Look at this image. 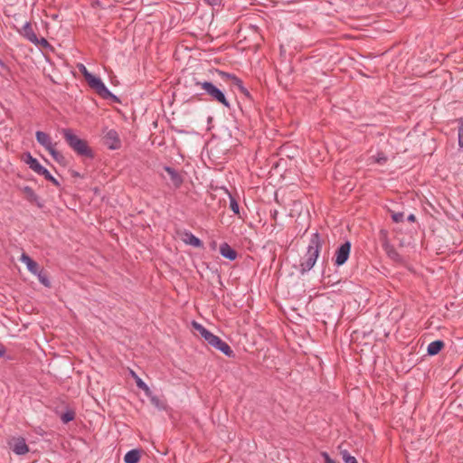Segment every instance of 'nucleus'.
<instances>
[{
  "label": "nucleus",
  "instance_id": "1",
  "mask_svg": "<svg viewBox=\"0 0 463 463\" xmlns=\"http://www.w3.org/2000/svg\"><path fill=\"white\" fill-rule=\"evenodd\" d=\"M322 246L323 240L320 234L318 232L312 233L305 257L299 263L298 271L300 274L304 275L313 269L319 257Z\"/></svg>",
  "mask_w": 463,
  "mask_h": 463
},
{
  "label": "nucleus",
  "instance_id": "2",
  "mask_svg": "<svg viewBox=\"0 0 463 463\" xmlns=\"http://www.w3.org/2000/svg\"><path fill=\"white\" fill-rule=\"evenodd\" d=\"M79 71L83 75L89 86L96 91V93L104 99H109L112 102L119 103V98L113 94L104 84L102 80L90 72L84 64L78 65Z\"/></svg>",
  "mask_w": 463,
  "mask_h": 463
},
{
  "label": "nucleus",
  "instance_id": "3",
  "mask_svg": "<svg viewBox=\"0 0 463 463\" xmlns=\"http://www.w3.org/2000/svg\"><path fill=\"white\" fill-rule=\"evenodd\" d=\"M62 136L68 146L79 156L93 158L94 155L88 146L87 141L73 133L71 128H63Z\"/></svg>",
  "mask_w": 463,
  "mask_h": 463
},
{
  "label": "nucleus",
  "instance_id": "4",
  "mask_svg": "<svg viewBox=\"0 0 463 463\" xmlns=\"http://www.w3.org/2000/svg\"><path fill=\"white\" fill-rule=\"evenodd\" d=\"M195 86L200 87L205 94L209 95L212 99L223 105L225 108H230L231 104L227 99L225 93L215 86L211 81H195Z\"/></svg>",
  "mask_w": 463,
  "mask_h": 463
},
{
  "label": "nucleus",
  "instance_id": "5",
  "mask_svg": "<svg viewBox=\"0 0 463 463\" xmlns=\"http://www.w3.org/2000/svg\"><path fill=\"white\" fill-rule=\"evenodd\" d=\"M35 138L36 141L50 153L53 160H55L58 163H61L63 161L64 156L60 152L57 151V144L52 142V137L49 136V134L38 130L35 133Z\"/></svg>",
  "mask_w": 463,
  "mask_h": 463
},
{
  "label": "nucleus",
  "instance_id": "6",
  "mask_svg": "<svg viewBox=\"0 0 463 463\" xmlns=\"http://www.w3.org/2000/svg\"><path fill=\"white\" fill-rule=\"evenodd\" d=\"M351 242L346 241L336 249L335 254V266H343L348 260L351 252Z\"/></svg>",
  "mask_w": 463,
  "mask_h": 463
},
{
  "label": "nucleus",
  "instance_id": "7",
  "mask_svg": "<svg viewBox=\"0 0 463 463\" xmlns=\"http://www.w3.org/2000/svg\"><path fill=\"white\" fill-rule=\"evenodd\" d=\"M10 449L18 456H23L29 451L28 445L24 438H13L9 441Z\"/></svg>",
  "mask_w": 463,
  "mask_h": 463
},
{
  "label": "nucleus",
  "instance_id": "8",
  "mask_svg": "<svg viewBox=\"0 0 463 463\" xmlns=\"http://www.w3.org/2000/svg\"><path fill=\"white\" fill-rule=\"evenodd\" d=\"M104 143L110 150H117L121 146V141L115 129H109L105 133Z\"/></svg>",
  "mask_w": 463,
  "mask_h": 463
},
{
  "label": "nucleus",
  "instance_id": "9",
  "mask_svg": "<svg viewBox=\"0 0 463 463\" xmlns=\"http://www.w3.org/2000/svg\"><path fill=\"white\" fill-rule=\"evenodd\" d=\"M23 161L33 170L35 174L40 175L43 173L45 167L40 164V162L32 156L30 152H26L23 155Z\"/></svg>",
  "mask_w": 463,
  "mask_h": 463
},
{
  "label": "nucleus",
  "instance_id": "10",
  "mask_svg": "<svg viewBox=\"0 0 463 463\" xmlns=\"http://www.w3.org/2000/svg\"><path fill=\"white\" fill-rule=\"evenodd\" d=\"M23 194H24V198L31 203L36 204V206L42 209L44 206L43 200L38 196L33 189L28 185H25L21 188Z\"/></svg>",
  "mask_w": 463,
  "mask_h": 463
},
{
  "label": "nucleus",
  "instance_id": "11",
  "mask_svg": "<svg viewBox=\"0 0 463 463\" xmlns=\"http://www.w3.org/2000/svg\"><path fill=\"white\" fill-rule=\"evenodd\" d=\"M213 347L225 354L227 357H233L234 352L231 348V346L222 339H221L218 335H216L212 343L210 344Z\"/></svg>",
  "mask_w": 463,
  "mask_h": 463
},
{
  "label": "nucleus",
  "instance_id": "12",
  "mask_svg": "<svg viewBox=\"0 0 463 463\" xmlns=\"http://www.w3.org/2000/svg\"><path fill=\"white\" fill-rule=\"evenodd\" d=\"M164 170L169 176L171 182L170 184L175 189L179 188L184 182L182 175L175 168L169 165H165Z\"/></svg>",
  "mask_w": 463,
  "mask_h": 463
},
{
  "label": "nucleus",
  "instance_id": "13",
  "mask_svg": "<svg viewBox=\"0 0 463 463\" xmlns=\"http://www.w3.org/2000/svg\"><path fill=\"white\" fill-rule=\"evenodd\" d=\"M220 254L229 260H234L238 256L236 250L227 242H223L220 245Z\"/></svg>",
  "mask_w": 463,
  "mask_h": 463
},
{
  "label": "nucleus",
  "instance_id": "14",
  "mask_svg": "<svg viewBox=\"0 0 463 463\" xmlns=\"http://www.w3.org/2000/svg\"><path fill=\"white\" fill-rule=\"evenodd\" d=\"M184 238L183 239V241L186 245H191L194 248H203V241L196 237L194 234H193L191 232L185 231L184 233Z\"/></svg>",
  "mask_w": 463,
  "mask_h": 463
},
{
  "label": "nucleus",
  "instance_id": "15",
  "mask_svg": "<svg viewBox=\"0 0 463 463\" xmlns=\"http://www.w3.org/2000/svg\"><path fill=\"white\" fill-rule=\"evenodd\" d=\"M20 260L26 265L27 269L32 274L36 273V271L38 272V269L41 268L36 261L24 252L22 253Z\"/></svg>",
  "mask_w": 463,
  "mask_h": 463
},
{
  "label": "nucleus",
  "instance_id": "16",
  "mask_svg": "<svg viewBox=\"0 0 463 463\" xmlns=\"http://www.w3.org/2000/svg\"><path fill=\"white\" fill-rule=\"evenodd\" d=\"M23 36L31 43L38 42L36 33H34L31 24L26 22L22 28Z\"/></svg>",
  "mask_w": 463,
  "mask_h": 463
},
{
  "label": "nucleus",
  "instance_id": "17",
  "mask_svg": "<svg viewBox=\"0 0 463 463\" xmlns=\"http://www.w3.org/2000/svg\"><path fill=\"white\" fill-rule=\"evenodd\" d=\"M444 346L442 340H435L429 344L427 347V354L430 356L438 354Z\"/></svg>",
  "mask_w": 463,
  "mask_h": 463
},
{
  "label": "nucleus",
  "instance_id": "18",
  "mask_svg": "<svg viewBox=\"0 0 463 463\" xmlns=\"http://www.w3.org/2000/svg\"><path fill=\"white\" fill-rule=\"evenodd\" d=\"M141 453L137 449L128 450L124 456L125 463H138L140 460Z\"/></svg>",
  "mask_w": 463,
  "mask_h": 463
},
{
  "label": "nucleus",
  "instance_id": "19",
  "mask_svg": "<svg viewBox=\"0 0 463 463\" xmlns=\"http://www.w3.org/2000/svg\"><path fill=\"white\" fill-rule=\"evenodd\" d=\"M223 75H225L227 78L232 79L233 84L239 89V90L241 93H243V94H245L247 96L250 95L249 90L245 88V86L243 85L242 80L240 78L236 77L235 75L229 74V73H223Z\"/></svg>",
  "mask_w": 463,
  "mask_h": 463
},
{
  "label": "nucleus",
  "instance_id": "20",
  "mask_svg": "<svg viewBox=\"0 0 463 463\" xmlns=\"http://www.w3.org/2000/svg\"><path fill=\"white\" fill-rule=\"evenodd\" d=\"M150 402L158 410L160 411H164L165 410L166 408V404L165 402L161 400L158 396H156V394L153 393V392H151V394L147 395L146 396Z\"/></svg>",
  "mask_w": 463,
  "mask_h": 463
},
{
  "label": "nucleus",
  "instance_id": "21",
  "mask_svg": "<svg viewBox=\"0 0 463 463\" xmlns=\"http://www.w3.org/2000/svg\"><path fill=\"white\" fill-rule=\"evenodd\" d=\"M33 275L37 277L39 282L42 285H43L46 288L51 287L50 279H49L48 276L46 275V273L43 270L42 268H40L38 269V272L36 271V273H33Z\"/></svg>",
  "mask_w": 463,
  "mask_h": 463
},
{
  "label": "nucleus",
  "instance_id": "22",
  "mask_svg": "<svg viewBox=\"0 0 463 463\" xmlns=\"http://www.w3.org/2000/svg\"><path fill=\"white\" fill-rule=\"evenodd\" d=\"M458 124V151L463 150V118H459L457 119Z\"/></svg>",
  "mask_w": 463,
  "mask_h": 463
},
{
  "label": "nucleus",
  "instance_id": "23",
  "mask_svg": "<svg viewBox=\"0 0 463 463\" xmlns=\"http://www.w3.org/2000/svg\"><path fill=\"white\" fill-rule=\"evenodd\" d=\"M136 383H137V386L141 389L142 391H144L146 396L151 394V390L150 388L148 387V385L138 376V375H136Z\"/></svg>",
  "mask_w": 463,
  "mask_h": 463
},
{
  "label": "nucleus",
  "instance_id": "24",
  "mask_svg": "<svg viewBox=\"0 0 463 463\" xmlns=\"http://www.w3.org/2000/svg\"><path fill=\"white\" fill-rule=\"evenodd\" d=\"M75 418V412L71 410H68L61 415V420L66 424L73 420Z\"/></svg>",
  "mask_w": 463,
  "mask_h": 463
},
{
  "label": "nucleus",
  "instance_id": "25",
  "mask_svg": "<svg viewBox=\"0 0 463 463\" xmlns=\"http://www.w3.org/2000/svg\"><path fill=\"white\" fill-rule=\"evenodd\" d=\"M40 175L43 176L46 180L52 182L55 186L59 187L61 185L60 182L50 173V171L45 168L43 173Z\"/></svg>",
  "mask_w": 463,
  "mask_h": 463
},
{
  "label": "nucleus",
  "instance_id": "26",
  "mask_svg": "<svg viewBox=\"0 0 463 463\" xmlns=\"http://www.w3.org/2000/svg\"><path fill=\"white\" fill-rule=\"evenodd\" d=\"M230 197V209L231 211L234 213V214H240V206H239V203L237 202V200L232 196L231 194L229 195Z\"/></svg>",
  "mask_w": 463,
  "mask_h": 463
},
{
  "label": "nucleus",
  "instance_id": "27",
  "mask_svg": "<svg viewBox=\"0 0 463 463\" xmlns=\"http://www.w3.org/2000/svg\"><path fill=\"white\" fill-rule=\"evenodd\" d=\"M201 336L210 345L216 335L213 334L207 328H204L201 333Z\"/></svg>",
  "mask_w": 463,
  "mask_h": 463
},
{
  "label": "nucleus",
  "instance_id": "28",
  "mask_svg": "<svg viewBox=\"0 0 463 463\" xmlns=\"http://www.w3.org/2000/svg\"><path fill=\"white\" fill-rule=\"evenodd\" d=\"M201 336L210 345L216 335L213 334L207 328H204L201 333Z\"/></svg>",
  "mask_w": 463,
  "mask_h": 463
},
{
  "label": "nucleus",
  "instance_id": "29",
  "mask_svg": "<svg viewBox=\"0 0 463 463\" xmlns=\"http://www.w3.org/2000/svg\"><path fill=\"white\" fill-rule=\"evenodd\" d=\"M201 336L210 345L216 335L213 334L207 328H204L201 333Z\"/></svg>",
  "mask_w": 463,
  "mask_h": 463
},
{
  "label": "nucleus",
  "instance_id": "30",
  "mask_svg": "<svg viewBox=\"0 0 463 463\" xmlns=\"http://www.w3.org/2000/svg\"><path fill=\"white\" fill-rule=\"evenodd\" d=\"M373 161L379 165H384L387 162V156L383 152H377L376 155L373 156Z\"/></svg>",
  "mask_w": 463,
  "mask_h": 463
},
{
  "label": "nucleus",
  "instance_id": "31",
  "mask_svg": "<svg viewBox=\"0 0 463 463\" xmlns=\"http://www.w3.org/2000/svg\"><path fill=\"white\" fill-rule=\"evenodd\" d=\"M343 459L345 463H358L354 456H351L347 451L343 452Z\"/></svg>",
  "mask_w": 463,
  "mask_h": 463
},
{
  "label": "nucleus",
  "instance_id": "32",
  "mask_svg": "<svg viewBox=\"0 0 463 463\" xmlns=\"http://www.w3.org/2000/svg\"><path fill=\"white\" fill-rule=\"evenodd\" d=\"M392 219L396 223L402 222L404 221V213L402 212L394 213L392 215Z\"/></svg>",
  "mask_w": 463,
  "mask_h": 463
},
{
  "label": "nucleus",
  "instance_id": "33",
  "mask_svg": "<svg viewBox=\"0 0 463 463\" xmlns=\"http://www.w3.org/2000/svg\"><path fill=\"white\" fill-rule=\"evenodd\" d=\"M321 455L325 460V463H336L335 460L331 458V457L329 456V454L327 452H322Z\"/></svg>",
  "mask_w": 463,
  "mask_h": 463
},
{
  "label": "nucleus",
  "instance_id": "34",
  "mask_svg": "<svg viewBox=\"0 0 463 463\" xmlns=\"http://www.w3.org/2000/svg\"><path fill=\"white\" fill-rule=\"evenodd\" d=\"M205 4L211 5V6H217L220 5L222 3V0H203Z\"/></svg>",
  "mask_w": 463,
  "mask_h": 463
},
{
  "label": "nucleus",
  "instance_id": "35",
  "mask_svg": "<svg viewBox=\"0 0 463 463\" xmlns=\"http://www.w3.org/2000/svg\"><path fill=\"white\" fill-rule=\"evenodd\" d=\"M33 43L34 44H40V45H43V46H48L49 45V43H48V41L45 38H41L40 40L38 39V42H34Z\"/></svg>",
  "mask_w": 463,
  "mask_h": 463
},
{
  "label": "nucleus",
  "instance_id": "36",
  "mask_svg": "<svg viewBox=\"0 0 463 463\" xmlns=\"http://www.w3.org/2000/svg\"><path fill=\"white\" fill-rule=\"evenodd\" d=\"M194 326L199 334L205 328L203 325L196 322H194Z\"/></svg>",
  "mask_w": 463,
  "mask_h": 463
},
{
  "label": "nucleus",
  "instance_id": "37",
  "mask_svg": "<svg viewBox=\"0 0 463 463\" xmlns=\"http://www.w3.org/2000/svg\"><path fill=\"white\" fill-rule=\"evenodd\" d=\"M415 219H416V218H415V215H414V214H412V213H411V214H410V215L407 217V220H408L409 222H414V221H415Z\"/></svg>",
  "mask_w": 463,
  "mask_h": 463
},
{
  "label": "nucleus",
  "instance_id": "38",
  "mask_svg": "<svg viewBox=\"0 0 463 463\" xmlns=\"http://www.w3.org/2000/svg\"><path fill=\"white\" fill-rule=\"evenodd\" d=\"M1 354H2V358H4L5 354V349L3 346H2Z\"/></svg>",
  "mask_w": 463,
  "mask_h": 463
},
{
  "label": "nucleus",
  "instance_id": "39",
  "mask_svg": "<svg viewBox=\"0 0 463 463\" xmlns=\"http://www.w3.org/2000/svg\"><path fill=\"white\" fill-rule=\"evenodd\" d=\"M132 376L136 379V375H137L134 371H131Z\"/></svg>",
  "mask_w": 463,
  "mask_h": 463
}]
</instances>
